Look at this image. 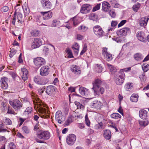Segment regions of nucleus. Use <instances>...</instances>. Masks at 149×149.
Instances as JSON below:
<instances>
[{"label": "nucleus", "mask_w": 149, "mask_h": 149, "mask_svg": "<svg viewBox=\"0 0 149 149\" xmlns=\"http://www.w3.org/2000/svg\"><path fill=\"white\" fill-rule=\"evenodd\" d=\"M9 102L10 105L15 111L19 110L22 106V103L18 100H10Z\"/></svg>", "instance_id": "nucleus-1"}, {"label": "nucleus", "mask_w": 149, "mask_h": 149, "mask_svg": "<svg viewBox=\"0 0 149 149\" xmlns=\"http://www.w3.org/2000/svg\"><path fill=\"white\" fill-rule=\"evenodd\" d=\"M37 135V137L39 139L43 140H48L50 136V134L49 132L44 131H40L38 132Z\"/></svg>", "instance_id": "nucleus-2"}, {"label": "nucleus", "mask_w": 149, "mask_h": 149, "mask_svg": "<svg viewBox=\"0 0 149 149\" xmlns=\"http://www.w3.org/2000/svg\"><path fill=\"white\" fill-rule=\"evenodd\" d=\"M125 78V75L123 72L119 73L116 77V83L118 85H121L123 83Z\"/></svg>", "instance_id": "nucleus-3"}, {"label": "nucleus", "mask_w": 149, "mask_h": 149, "mask_svg": "<svg viewBox=\"0 0 149 149\" xmlns=\"http://www.w3.org/2000/svg\"><path fill=\"white\" fill-rule=\"evenodd\" d=\"M130 29L128 27H125L117 32V34L118 36L122 38H124L126 35L127 33L129 32Z\"/></svg>", "instance_id": "nucleus-4"}, {"label": "nucleus", "mask_w": 149, "mask_h": 149, "mask_svg": "<svg viewBox=\"0 0 149 149\" xmlns=\"http://www.w3.org/2000/svg\"><path fill=\"white\" fill-rule=\"evenodd\" d=\"M102 54L104 57L108 61H110L112 59V55L107 51V48L106 47H103L102 49Z\"/></svg>", "instance_id": "nucleus-5"}, {"label": "nucleus", "mask_w": 149, "mask_h": 149, "mask_svg": "<svg viewBox=\"0 0 149 149\" xmlns=\"http://www.w3.org/2000/svg\"><path fill=\"white\" fill-rule=\"evenodd\" d=\"M93 32L98 37H101L104 35V32L101 27L99 26H96L93 28Z\"/></svg>", "instance_id": "nucleus-6"}, {"label": "nucleus", "mask_w": 149, "mask_h": 149, "mask_svg": "<svg viewBox=\"0 0 149 149\" xmlns=\"http://www.w3.org/2000/svg\"><path fill=\"white\" fill-rule=\"evenodd\" d=\"M22 17V14L20 13H18L17 15L16 13H15V12L12 21V24H15L16 19L17 20V22L19 23H22L23 22Z\"/></svg>", "instance_id": "nucleus-7"}, {"label": "nucleus", "mask_w": 149, "mask_h": 149, "mask_svg": "<svg viewBox=\"0 0 149 149\" xmlns=\"http://www.w3.org/2000/svg\"><path fill=\"white\" fill-rule=\"evenodd\" d=\"M92 8L91 6L89 4H84L81 7L80 12L82 13L87 14L90 12Z\"/></svg>", "instance_id": "nucleus-8"}, {"label": "nucleus", "mask_w": 149, "mask_h": 149, "mask_svg": "<svg viewBox=\"0 0 149 149\" xmlns=\"http://www.w3.org/2000/svg\"><path fill=\"white\" fill-rule=\"evenodd\" d=\"M55 118L58 123L60 124L63 123L65 120V117L62 115L61 112L60 111H58L56 112Z\"/></svg>", "instance_id": "nucleus-9"}, {"label": "nucleus", "mask_w": 149, "mask_h": 149, "mask_svg": "<svg viewBox=\"0 0 149 149\" xmlns=\"http://www.w3.org/2000/svg\"><path fill=\"white\" fill-rule=\"evenodd\" d=\"M76 139V136L72 134L69 135L66 138V142L69 145H72L74 143Z\"/></svg>", "instance_id": "nucleus-10"}, {"label": "nucleus", "mask_w": 149, "mask_h": 149, "mask_svg": "<svg viewBox=\"0 0 149 149\" xmlns=\"http://www.w3.org/2000/svg\"><path fill=\"white\" fill-rule=\"evenodd\" d=\"M34 63L36 66L40 67L45 63V61L42 57H38L34 59Z\"/></svg>", "instance_id": "nucleus-11"}, {"label": "nucleus", "mask_w": 149, "mask_h": 149, "mask_svg": "<svg viewBox=\"0 0 149 149\" xmlns=\"http://www.w3.org/2000/svg\"><path fill=\"white\" fill-rule=\"evenodd\" d=\"M92 89L93 91V93L95 95L99 96L100 94H103L104 92V88L100 87H93Z\"/></svg>", "instance_id": "nucleus-12"}, {"label": "nucleus", "mask_w": 149, "mask_h": 149, "mask_svg": "<svg viewBox=\"0 0 149 149\" xmlns=\"http://www.w3.org/2000/svg\"><path fill=\"white\" fill-rule=\"evenodd\" d=\"M70 70L72 72L76 75H79L81 73L80 68L74 65H73L70 67Z\"/></svg>", "instance_id": "nucleus-13"}, {"label": "nucleus", "mask_w": 149, "mask_h": 149, "mask_svg": "<svg viewBox=\"0 0 149 149\" xmlns=\"http://www.w3.org/2000/svg\"><path fill=\"white\" fill-rule=\"evenodd\" d=\"M56 89V88L53 86H49L47 87L46 92L48 95L52 96L55 93Z\"/></svg>", "instance_id": "nucleus-14"}, {"label": "nucleus", "mask_w": 149, "mask_h": 149, "mask_svg": "<svg viewBox=\"0 0 149 149\" xmlns=\"http://www.w3.org/2000/svg\"><path fill=\"white\" fill-rule=\"evenodd\" d=\"M41 2L45 9L49 10L52 8V4L49 0H41Z\"/></svg>", "instance_id": "nucleus-15"}, {"label": "nucleus", "mask_w": 149, "mask_h": 149, "mask_svg": "<svg viewBox=\"0 0 149 149\" xmlns=\"http://www.w3.org/2000/svg\"><path fill=\"white\" fill-rule=\"evenodd\" d=\"M20 75L23 80L25 81L27 79L29 76V73L26 69L25 68H22L21 69Z\"/></svg>", "instance_id": "nucleus-16"}, {"label": "nucleus", "mask_w": 149, "mask_h": 149, "mask_svg": "<svg viewBox=\"0 0 149 149\" xmlns=\"http://www.w3.org/2000/svg\"><path fill=\"white\" fill-rule=\"evenodd\" d=\"M49 68L48 66H44L40 70V74L42 76H45L47 75L49 72Z\"/></svg>", "instance_id": "nucleus-17"}, {"label": "nucleus", "mask_w": 149, "mask_h": 149, "mask_svg": "<svg viewBox=\"0 0 149 149\" xmlns=\"http://www.w3.org/2000/svg\"><path fill=\"white\" fill-rule=\"evenodd\" d=\"M41 45V40L38 38H35L32 44L31 47L33 49L37 48Z\"/></svg>", "instance_id": "nucleus-18"}, {"label": "nucleus", "mask_w": 149, "mask_h": 149, "mask_svg": "<svg viewBox=\"0 0 149 149\" xmlns=\"http://www.w3.org/2000/svg\"><path fill=\"white\" fill-rule=\"evenodd\" d=\"M148 114V112L144 109L140 110L139 112V117L143 120L146 119Z\"/></svg>", "instance_id": "nucleus-19"}, {"label": "nucleus", "mask_w": 149, "mask_h": 149, "mask_svg": "<svg viewBox=\"0 0 149 149\" xmlns=\"http://www.w3.org/2000/svg\"><path fill=\"white\" fill-rule=\"evenodd\" d=\"M7 78L5 77H2L1 79V88L4 89H6L8 87V84L7 81Z\"/></svg>", "instance_id": "nucleus-20"}, {"label": "nucleus", "mask_w": 149, "mask_h": 149, "mask_svg": "<svg viewBox=\"0 0 149 149\" xmlns=\"http://www.w3.org/2000/svg\"><path fill=\"white\" fill-rule=\"evenodd\" d=\"M136 35L139 40L143 42H145L146 40V36L143 32L139 31L137 33Z\"/></svg>", "instance_id": "nucleus-21"}, {"label": "nucleus", "mask_w": 149, "mask_h": 149, "mask_svg": "<svg viewBox=\"0 0 149 149\" xmlns=\"http://www.w3.org/2000/svg\"><path fill=\"white\" fill-rule=\"evenodd\" d=\"M43 15V19L45 20H47L51 18L52 16V12L50 11L47 12H41Z\"/></svg>", "instance_id": "nucleus-22"}, {"label": "nucleus", "mask_w": 149, "mask_h": 149, "mask_svg": "<svg viewBox=\"0 0 149 149\" xmlns=\"http://www.w3.org/2000/svg\"><path fill=\"white\" fill-rule=\"evenodd\" d=\"M149 19V17L146 18V17L141 18L139 21V24L141 26L145 27L146 26L147 22Z\"/></svg>", "instance_id": "nucleus-23"}, {"label": "nucleus", "mask_w": 149, "mask_h": 149, "mask_svg": "<svg viewBox=\"0 0 149 149\" xmlns=\"http://www.w3.org/2000/svg\"><path fill=\"white\" fill-rule=\"evenodd\" d=\"M102 105L101 102L97 100H95L91 103V106L93 108H95L97 109L100 108Z\"/></svg>", "instance_id": "nucleus-24"}, {"label": "nucleus", "mask_w": 149, "mask_h": 149, "mask_svg": "<svg viewBox=\"0 0 149 149\" xmlns=\"http://www.w3.org/2000/svg\"><path fill=\"white\" fill-rule=\"evenodd\" d=\"M102 6L103 10L105 11H108L110 7L109 3L106 1H104L102 3Z\"/></svg>", "instance_id": "nucleus-25"}, {"label": "nucleus", "mask_w": 149, "mask_h": 149, "mask_svg": "<svg viewBox=\"0 0 149 149\" xmlns=\"http://www.w3.org/2000/svg\"><path fill=\"white\" fill-rule=\"evenodd\" d=\"M79 91L82 95L86 96L88 95V90L85 88L80 87L79 89Z\"/></svg>", "instance_id": "nucleus-26"}, {"label": "nucleus", "mask_w": 149, "mask_h": 149, "mask_svg": "<svg viewBox=\"0 0 149 149\" xmlns=\"http://www.w3.org/2000/svg\"><path fill=\"white\" fill-rule=\"evenodd\" d=\"M104 137L107 140H109L110 139L111 137V132L109 130H105L104 131Z\"/></svg>", "instance_id": "nucleus-27"}, {"label": "nucleus", "mask_w": 149, "mask_h": 149, "mask_svg": "<svg viewBox=\"0 0 149 149\" xmlns=\"http://www.w3.org/2000/svg\"><path fill=\"white\" fill-rule=\"evenodd\" d=\"M72 48L75 53L77 54L78 53L79 46L77 43H75L72 46Z\"/></svg>", "instance_id": "nucleus-28"}, {"label": "nucleus", "mask_w": 149, "mask_h": 149, "mask_svg": "<svg viewBox=\"0 0 149 149\" xmlns=\"http://www.w3.org/2000/svg\"><path fill=\"white\" fill-rule=\"evenodd\" d=\"M107 66L110 70V71L112 74H114L117 71V69L116 68L111 65L107 64Z\"/></svg>", "instance_id": "nucleus-29"}, {"label": "nucleus", "mask_w": 149, "mask_h": 149, "mask_svg": "<svg viewBox=\"0 0 149 149\" xmlns=\"http://www.w3.org/2000/svg\"><path fill=\"white\" fill-rule=\"evenodd\" d=\"M134 57L135 60L140 61L143 59V56L141 53H137L134 55Z\"/></svg>", "instance_id": "nucleus-30"}, {"label": "nucleus", "mask_w": 149, "mask_h": 149, "mask_svg": "<svg viewBox=\"0 0 149 149\" xmlns=\"http://www.w3.org/2000/svg\"><path fill=\"white\" fill-rule=\"evenodd\" d=\"M102 81L99 79H96L93 83V87H100Z\"/></svg>", "instance_id": "nucleus-31"}, {"label": "nucleus", "mask_w": 149, "mask_h": 149, "mask_svg": "<svg viewBox=\"0 0 149 149\" xmlns=\"http://www.w3.org/2000/svg\"><path fill=\"white\" fill-rule=\"evenodd\" d=\"M88 27L84 25H82L78 28V30L81 32H85L87 30Z\"/></svg>", "instance_id": "nucleus-32"}, {"label": "nucleus", "mask_w": 149, "mask_h": 149, "mask_svg": "<svg viewBox=\"0 0 149 149\" xmlns=\"http://www.w3.org/2000/svg\"><path fill=\"white\" fill-rule=\"evenodd\" d=\"M130 100L133 102H136L138 100V95L133 94L130 97Z\"/></svg>", "instance_id": "nucleus-33"}, {"label": "nucleus", "mask_w": 149, "mask_h": 149, "mask_svg": "<svg viewBox=\"0 0 149 149\" xmlns=\"http://www.w3.org/2000/svg\"><path fill=\"white\" fill-rule=\"evenodd\" d=\"M34 81L36 83L38 84L42 85L45 84H43L41 82V79L40 77L38 76H36L34 77Z\"/></svg>", "instance_id": "nucleus-34"}, {"label": "nucleus", "mask_w": 149, "mask_h": 149, "mask_svg": "<svg viewBox=\"0 0 149 149\" xmlns=\"http://www.w3.org/2000/svg\"><path fill=\"white\" fill-rule=\"evenodd\" d=\"M52 26L54 27H59L61 26L60 22L56 20L53 21L52 24Z\"/></svg>", "instance_id": "nucleus-35"}, {"label": "nucleus", "mask_w": 149, "mask_h": 149, "mask_svg": "<svg viewBox=\"0 0 149 149\" xmlns=\"http://www.w3.org/2000/svg\"><path fill=\"white\" fill-rule=\"evenodd\" d=\"M65 52L68 55V57L69 58H73L72 52L71 50L69 48H67L65 49Z\"/></svg>", "instance_id": "nucleus-36"}, {"label": "nucleus", "mask_w": 149, "mask_h": 149, "mask_svg": "<svg viewBox=\"0 0 149 149\" xmlns=\"http://www.w3.org/2000/svg\"><path fill=\"white\" fill-rule=\"evenodd\" d=\"M72 117L71 116H70L67 120L65 121L64 124L65 125L68 126L72 122Z\"/></svg>", "instance_id": "nucleus-37"}, {"label": "nucleus", "mask_w": 149, "mask_h": 149, "mask_svg": "<svg viewBox=\"0 0 149 149\" xmlns=\"http://www.w3.org/2000/svg\"><path fill=\"white\" fill-rule=\"evenodd\" d=\"M32 111V108L31 107H29L26 108L24 111V114L28 115L31 113Z\"/></svg>", "instance_id": "nucleus-38"}, {"label": "nucleus", "mask_w": 149, "mask_h": 149, "mask_svg": "<svg viewBox=\"0 0 149 149\" xmlns=\"http://www.w3.org/2000/svg\"><path fill=\"white\" fill-rule=\"evenodd\" d=\"M111 117L112 118L114 119H118L120 118L121 116L118 113H114L111 114Z\"/></svg>", "instance_id": "nucleus-39"}, {"label": "nucleus", "mask_w": 149, "mask_h": 149, "mask_svg": "<svg viewBox=\"0 0 149 149\" xmlns=\"http://www.w3.org/2000/svg\"><path fill=\"white\" fill-rule=\"evenodd\" d=\"M22 8L24 11V14L26 15H27L29 13V8L26 6H23Z\"/></svg>", "instance_id": "nucleus-40"}, {"label": "nucleus", "mask_w": 149, "mask_h": 149, "mask_svg": "<svg viewBox=\"0 0 149 149\" xmlns=\"http://www.w3.org/2000/svg\"><path fill=\"white\" fill-rule=\"evenodd\" d=\"M75 105L77 107L78 109H83L84 108V106L83 105L80 104L79 102L77 101H75L74 102Z\"/></svg>", "instance_id": "nucleus-41"}, {"label": "nucleus", "mask_w": 149, "mask_h": 149, "mask_svg": "<svg viewBox=\"0 0 149 149\" xmlns=\"http://www.w3.org/2000/svg\"><path fill=\"white\" fill-rule=\"evenodd\" d=\"M30 33L32 36H37L38 35L39 32L38 31L35 30L31 31Z\"/></svg>", "instance_id": "nucleus-42"}, {"label": "nucleus", "mask_w": 149, "mask_h": 149, "mask_svg": "<svg viewBox=\"0 0 149 149\" xmlns=\"http://www.w3.org/2000/svg\"><path fill=\"white\" fill-rule=\"evenodd\" d=\"M22 130L23 132L26 134H28L30 132V130L29 128L26 126L22 127Z\"/></svg>", "instance_id": "nucleus-43"}, {"label": "nucleus", "mask_w": 149, "mask_h": 149, "mask_svg": "<svg viewBox=\"0 0 149 149\" xmlns=\"http://www.w3.org/2000/svg\"><path fill=\"white\" fill-rule=\"evenodd\" d=\"M87 50V45L86 44H84L83 45V48L80 53V55H82Z\"/></svg>", "instance_id": "nucleus-44"}, {"label": "nucleus", "mask_w": 149, "mask_h": 149, "mask_svg": "<svg viewBox=\"0 0 149 149\" xmlns=\"http://www.w3.org/2000/svg\"><path fill=\"white\" fill-rule=\"evenodd\" d=\"M140 6V5L139 3L134 5L133 7V10L136 12L139 9Z\"/></svg>", "instance_id": "nucleus-45"}, {"label": "nucleus", "mask_w": 149, "mask_h": 149, "mask_svg": "<svg viewBox=\"0 0 149 149\" xmlns=\"http://www.w3.org/2000/svg\"><path fill=\"white\" fill-rule=\"evenodd\" d=\"M8 146V149H16V146L13 143L11 142L9 143Z\"/></svg>", "instance_id": "nucleus-46"}, {"label": "nucleus", "mask_w": 149, "mask_h": 149, "mask_svg": "<svg viewBox=\"0 0 149 149\" xmlns=\"http://www.w3.org/2000/svg\"><path fill=\"white\" fill-rule=\"evenodd\" d=\"M10 52V53L9 54V56L10 58H12L15 54L16 51L14 49H11Z\"/></svg>", "instance_id": "nucleus-47"}, {"label": "nucleus", "mask_w": 149, "mask_h": 149, "mask_svg": "<svg viewBox=\"0 0 149 149\" xmlns=\"http://www.w3.org/2000/svg\"><path fill=\"white\" fill-rule=\"evenodd\" d=\"M103 127V123L102 122L99 123L95 125L94 127L96 129L102 128Z\"/></svg>", "instance_id": "nucleus-48"}, {"label": "nucleus", "mask_w": 149, "mask_h": 149, "mask_svg": "<svg viewBox=\"0 0 149 149\" xmlns=\"http://www.w3.org/2000/svg\"><path fill=\"white\" fill-rule=\"evenodd\" d=\"M132 83L129 82L125 85V87L127 91H128L132 87Z\"/></svg>", "instance_id": "nucleus-49"}, {"label": "nucleus", "mask_w": 149, "mask_h": 149, "mask_svg": "<svg viewBox=\"0 0 149 149\" xmlns=\"http://www.w3.org/2000/svg\"><path fill=\"white\" fill-rule=\"evenodd\" d=\"M7 113H8L13 114L15 115L16 114V113L14 111L13 109L11 108H10V107H8Z\"/></svg>", "instance_id": "nucleus-50"}, {"label": "nucleus", "mask_w": 149, "mask_h": 149, "mask_svg": "<svg viewBox=\"0 0 149 149\" xmlns=\"http://www.w3.org/2000/svg\"><path fill=\"white\" fill-rule=\"evenodd\" d=\"M103 69V68L100 65H97L96 67V70L98 72L100 73L102 72Z\"/></svg>", "instance_id": "nucleus-51"}, {"label": "nucleus", "mask_w": 149, "mask_h": 149, "mask_svg": "<svg viewBox=\"0 0 149 149\" xmlns=\"http://www.w3.org/2000/svg\"><path fill=\"white\" fill-rule=\"evenodd\" d=\"M72 20L73 21V25L74 26H76L79 23V22L78 21L77 19L74 17L72 19Z\"/></svg>", "instance_id": "nucleus-52"}, {"label": "nucleus", "mask_w": 149, "mask_h": 149, "mask_svg": "<svg viewBox=\"0 0 149 149\" xmlns=\"http://www.w3.org/2000/svg\"><path fill=\"white\" fill-rule=\"evenodd\" d=\"M22 8V6H20L19 4H17L15 7V13L17 11L18 12L20 11Z\"/></svg>", "instance_id": "nucleus-53"}, {"label": "nucleus", "mask_w": 149, "mask_h": 149, "mask_svg": "<svg viewBox=\"0 0 149 149\" xmlns=\"http://www.w3.org/2000/svg\"><path fill=\"white\" fill-rule=\"evenodd\" d=\"M101 4L100 3H98L95 6L93 9V11H95L100 9Z\"/></svg>", "instance_id": "nucleus-54"}, {"label": "nucleus", "mask_w": 149, "mask_h": 149, "mask_svg": "<svg viewBox=\"0 0 149 149\" xmlns=\"http://www.w3.org/2000/svg\"><path fill=\"white\" fill-rule=\"evenodd\" d=\"M9 10V8L7 6H4L2 7L0 10L2 12H5Z\"/></svg>", "instance_id": "nucleus-55"}, {"label": "nucleus", "mask_w": 149, "mask_h": 149, "mask_svg": "<svg viewBox=\"0 0 149 149\" xmlns=\"http://www.w3.org/2000/svg\"><path fill=\"white\" fill-rule=\"evenodd\" d=\"M4 123L6 125H10L12 124V122L10 119L9 118H6L5 120Z\"/></svg>", "instance_id": "nucleus-56"}, {"label": "nucleus", "mask_w": 149, "mask_h": 149, "mask_svg": "<svg viewBox=\"0 0 149 149\" xmlns=\"http://www.w3.org/2000/svg\"><path fill=\"white\" fill-rule=\"evenodd\" d=\"M45 89V86H43L42 87L39 89L38 91L39 94L42 95V93L44 92Z\"/></svg>", "instance_id": "nucleus-57"}, {"label": "nucleus", "mask_w": 149, "mask_h": 149, "mask_svg": "<svg viewBox=\"0 0 149 149\" xmlns=\"http://www.w3.org/2000/svg\"><path fill=\"white\" fill-rule=\"evenodd\" d=\"M43 51L45 54L46 55L49 52V49L47 47L45 46L43 49Z\"/></svg>", "instance_id": "nucleus-58"}, {"label": "nucleus", "mask_w": 149, "mask_h": 149, "mask_svg": "<svg viewBox=\"0 0 149 149\" xmlns=\"http://www.w3.org/2000/svg\"><path fill=\"white\" fill-rule=\"evenodd\" d=\"M126 22L127 21L126 20H124L121 21L118 25V27H120L123 26L126 23Z\"/></svg>", "instance_id": "nucleus-59"}, {"label": "nucleus", "mask_w": 149, "mask_h": 149, "mask_svg": "<svg viewBox=\"0 0 149 149\" xmlns=\"http://www.w3.org/2000/svg\"><path fill=\"white\" fill-rule=\"evenodd\" d=\"M139 124L140 125L143 127H145L147 125L146 123V122L144 121H139Z\"/></svg>", "instance_id": "nucleus-60"}, {"label": "nucleus", "mask_w": 149, "mask_h": 149, "mask_svg": "<svg viewBox=\"0 0 149 149\" xmlns=\"http://www.w3.org/2000/svg\"><path fill=\"white\" fill-rule=\"evenodd\" d=\"M109 14L111 17L114 18L115 17L116 14L115 12L113 11L110 10L109 12Z\"/></svg>", "instance_id": "nucleus-61"}, {"label": "nucleus", "mask_w": 149, "mask_h": 149, "mask_svg": "<svg viewBox=\"0 0 149 149\" xmlns=\"http://www.w3.org/2000/svg\"><path fill=\"white\" fill-rule=\"evenodd\" d=\"M118 22L116 21H112L111 23V27H113L116 26Z\"/></svg>", "instance_id": "nucleus-62"}, {"label": "nucleus", "mask_w": 149, "mask_h": 149, "mask_svg": "<svg viewBox=\"0 0 149 149\" xmlns=\"http://www.w3.org/2000/svg\"><path fill=\"white\" fill-rule=\"evenodd\" d=\"M77 126L80 129H83L84 127V123H78L77 124Z\"/></svg>", "instance_id": "nucleus-63"}, {"label": "nucleus", "mask_w": 149, "mask_h": 149, "mask_svg": "<svg viewBox=\"0 0 149 149\" xmlns=\"http://www.w3.org/2000/svg\"><path fill=\"white\" fill-rule=\"evenodd\" d=\"M83 38V36L82 35L80 34H78L77 36V39L78 40H80Z\"/></svg>", "instance_id": "nucleus-64"}]
</instances>
